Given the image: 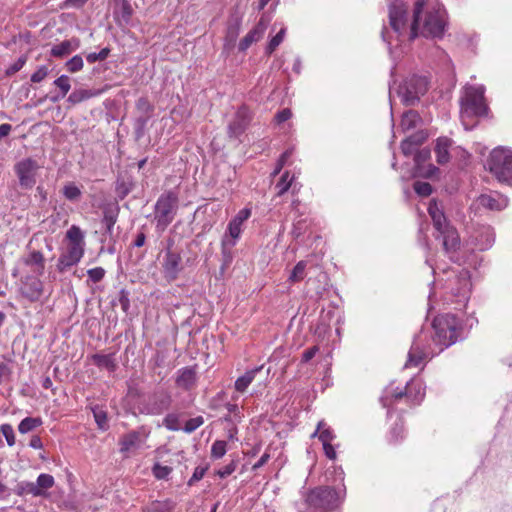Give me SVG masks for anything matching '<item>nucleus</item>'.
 Instances as JSON below:
<instances>
[{
	"mask_svg": "<svg viewBox=\"0 0 512 512\" xmlns=\"http://www.w3.org/2000/svg\"><path fill=\"white\" fill-rule=\"evenodd\" d=\"M389 21L397 38L408 36L409 40L418 35L439 38L443 35L446 19L445 11L439 5H430L418 1L413 12V21L408 27L407 8L401 0L394 1L389 7Z\"/></svg>",
	"mask_w": 512,
	"mask_h": 512,
	"instance_id": "f257e3e1",
	"label": "nucleus"
},
{
	"mask_svg": "<svg viewBox=\"0 0 512 512\" xmlns=\"http://www.w3.org/2000/svg\"><path fill=\"white\" fill-rule=\"evenodd\" d=\"M483 85L466 86L460 100V118L466 130L475 126L474 118L486 114Z\"/></svg>",
	"mask_w": 512,
	"mask_h": 512,
	"instance_id": "f03ea898",
	"label": "nucleus"
},
{
	"mask_svg": "<svg viewBox=\"0 0 512 512\" xmlns=\"http://www.w3.org/2000/svg\"><path fill=\"white\" fill-rule=\"evenodd\" d=\"M428 212L432 218L434 228L438 232L437 237H442V244L446 253L455 252L460 244L458 233L447 223L446 217L436 201L430 202Z\"/></svg>",
	"mask_w": 512,
	"mask_h": 512,
	"instance_id": "7ed1b4c3",
	"label": "nucleus"
},
{
	"mask_svg": "<svg viewBox=\"0 0 512 512\" xmlns=\"http://www.w3.org/2000/svg\"><path fill=\"white\" fill-rule=\"evenodd\" d=\"M435 330L434 343L440 346L439 351L455 343L460 336V324L454 315L444 314L437 316L433 321Z\"/></svg>",
	"mask_w": 512,
	"mask_h": 512,
	"instance_id": "20e7f679",
	"label": "nucleus"
},
{
	"mask_svg": "<svg viewBox=\"0 0 512 512\" xmlns=\"http://www.w3.org/2000/svg\"><path fill=\"white\" fill-rule=\"evenodd\" d=\"M487 165L499 182L512 185V149L495 148L490 153Z\"/></svg>",
	"mask_w": 512,
	"mask_h": 512,
	"instance_id": "39448f33",
	"label": "nucleus"
},
{
	"mask_svg": "<svg viewBox=\"0 0 512 512\" xmlns=\"http://www.w3.org/2000/svg\"><path fill=\"white\" fill-rule=\"evenodd\" d=\"M178 197L173 192H168L160 196L155 206V219L157 229L164 231L173 221Z\"/></svg>",
	"mask_w": 512,
	"mask_h": 512,
	"instance_id": "423d86ee",
	"label": "nucleus"
},
{
	"mask_svg": "<svg viewBox=\"0 0 512 512\" xmlns=\"http://www.w3.org/2000/svg\"><path fill=\"white\" fill-rule=\"evenodd\" d=\"M428 89V82L425 77L413 76L405 80L398 88L397 93L401 101L407 105H414L419 101Z\"/></svg>",
	"mask_w": 512,
	"mask_h": 512,
	"instance_id": "0eeeda50",
	"label": "nucleus"
},
{
	"mask_svg": "<svg viewBox=\"0 0 512 512\" xmlns=\"http://www.w3.org/2000/svg\"><path fill=\"white\" fill-rule=\"evenodd\" d=\"M344 495V490L337 492L329 487L316 488L308 494L307 502L313 507L328 508L340 502Z\"/></svg>",
	"mask_w": 512,
	"mask_h": 512,
	"instance_id": "6e6552de",
	"label": "nucleus"
},
{
	"mask_svg": "<svg viewBox=\"0 0 512 512\" xmlns=\"http://www.w3.org/2000/svg\"><path fill=\"white\" fill-rule=\"evenodd\" d=\"M39 168L38 163L31 158L19 161L15 165V172L20 185L24 188H32L36 183V174Z\"/></svg>",
	"mask_w": 512,
	"mask_h": 512,
	"instance_id": "1a4fd4ad",
	"label": "nucleus"
},
{
	"mask_svg": "<svg viewBox=\"0 0 512 512\" xmlns=\"http://www.w3.org/2000/svg\"><path fill=\"white\" fill-rule=\"evenodd\" d=\"M251 209L250 208H243L241 209L228 223L227 226V234L225 235V238L223 240V243L225 245L234 246L239 239L241 232H242V226L246 220L249 219L251 216Z\"/></svg>",
	"mask_w": 512,
	"mask_h": 512,
	"instance_id": "9d476101",
	"label": "nucleus"
},
{
	"mask_svg": "<svg viewBox=\"0 0 512 512\" xmlns=\"http://www.w3.org/2000/svg\"><path fill=\"white\" fill-rule=\"evenodd\" d=\"M508 198L498 192H492L489 194L480 195L474 202L473 206L480 210L481 208L492 210V211H501L508 206Z\"/></svg>",
	"mask_w": 512,
	"mask_h": 512,
	"instance_id": "9b49d317",
	"label": "nucleus"
},
{
	"mask_svg": "<svg viewBox=\"0 0 512 512\" xmlns=\"http://www.w3.org/2000/svg\"><path fill=\"white\" fill-rule=\"evenodd\" d=\"M19 291L22 297L30 302H35L39 300L43 294V284L39 278L27 276L21 280Z\"/></svg>",
	"mask_w": 512,
	"mask_h": 512,
	"instance_id": "f8f14e48",
	"label": "nucleus"
},
{
	"mask_svg": "<svg viewBox=\"0 0 512 512\" xmlns=\"http://www.w3.org/2000/svg\"><path fill=\"white\" fill-rule=\"evenodd\" d=\"M148 436L149 432L145 429L131 431L125 434L120 440L121 452H130L142 448Z\"/></svg>",
	"mask_w": 512,
	"mask_h": 512,
	"instance_id": "ddd939ff",
	"label": "nucleus"
},
{
	"mask_svg": "<svg viewBox=\"0 0 512 512\" xmlns=\"http://www.w3.org/2000/svg\"><path fill=\"white\" fill-rule=\"evenodd\" d=\"M85 243H69L67 252L61 255L57 267L60 271L77 264L84 254Z\"/></svg>",
	"mask_w": 512,
	"mask_h": 512,
	"instance_id": "4468645a",
	"label": "nucleus"
},
{
	"mask_svg": "<svg viewBox=\"0 0 512 512\" xmlns=\"http://www.w3.org/2000/svg\"><path fill=\"white\" fill-rule=\"evenodd\" d=\"M162 268L167 279H176L181 270V256L178 253L168 250L165 254Z\"/></svg>",
	"mask_w": 512,
	"mask_h": 512,
	"instance_id": "2eb2a0df",
	"label": "nucleus"
},
{
	"mask_svg": "<svg viewBox=\"0 0 512 512\" xmlns=\"http://www.w3.org/2000/svg\"><path fill=\"white\" fill-rule=\"evenodd\" d=\"M55 481L50 474H40L35 483L26 485V492L34 497L46 496V491L53 487Z\"/></svg>",
	"mask_w": 512,
	"mask_h": 512,
	"instance_id": "dca6fc26",
	"label": "nucleus"
},
{
	"mask_svg": "<svg viewBox=\"0 0 512 512\" xmlns=\"http://www.w3.org/2000/svg\"><path fill=\"white\" fill-rule=\"evenodd\" d=\"M269 20L265 19L264 16L260 18L257 25L240 41L239 50H247L253 43L259 41L267 29Z\"/></svg>",
	"mask_w": 512,
	"mask_h": 512,
	"instance_id": "f3484780",
	"label": "nucleus"
},
{
	"mask_svg": "<svg viewBox=\"0 0 512 512\" xmlns=\"http://www.w3.org/2000/svg\"><path fill=\"white\" fill-rule=\"evenodd\" d=\"M427 133L419 130L408 136L401 143V150L404 155L409 156L417 151L418 147L427 139Z\"/></svg>",
	"mask_w": 512,
	"mask_h": 512,
	"instance_id": "a211bd4d",
	"label": "nucleus"
},
{
	"mask_svg": "<svg viewBox=\"0 0 512 512\" xmlns=\"http://www.w3.org/2000/svg\"><path fill=\"white\" fill-rule=\"evenodd\" d=\"M430 353L423 351L419 344L418 340H415L414 343L411 346V349L408 353V359L405 363V368L410 367H418L421 365V363L429 357Z\"/></svg>",
	"mask_w": 512,
	"mask_h": 512,
	"instance_id": "6ab92c4d",
	"label": "nucleus"
},
{
	"mask_svg": "<svg viewBox=\"0 0 512 512\" xmlns=\"http://www.w3.org/2000/svg\"><path fill=\"white\" fill-rule=\"evenodd\" d=\"M79 47L80 40L78 38H72L69 40L62 41L57 45H54L51 48V55L55 57H63L77 50Z\"/></svg>",
	"mask_w": 512,
	"mask_h": 512,
	"instance_id": "aec40b11",
	"label": "nucleus"
},
{
	"mask_svg": "<svg viewBox=\"0 0 512 512\" xmlns=\"http://www.w3.org/2000/svg\"><path fill=\"white\" fill-rule=\"evenodd\" d=\"M421 123V117L414 110H408L403 113L399 125V130L403 133H406L414 128H416Z\"/></svg>",
	"mask_w": 512,
	"mask_h": 512,
	"instance_id": "412c9836",
	"label": "nucleus"
},
{
	"mask_svg": "<svg viewBox=\"0 0 512 512\" xmlns=\"http://www.w3.org/2000/svg\"><path fill=\"white\" fill-rule=\"evenodd\" d=\"M241 29V19L239 17H234L229 20L226 35H225V46L232 47L234 46Z\"/></svg>",
	"mask_w": 512,
	"mask_h": 512,
	"instance_id": "4be33fe9",
	"label": "nucleus"
},
{
	"mask_svg": "<svg viewBox=\"0 0 512 512\" xmlns=\"http://www.w3.org/2000/svg\"><path fill=\"white\" fill-rule=\"evenodd\" d=\"M451 146V140L446 137H440L437 139L435 146V153L437 161L440 164L447 163L449 161V148Z\"/></svg>",
	"mask_w": 512,
	"mask_h": 512,
	"instance_id": "5701e85b",
	"label": "nucleus"
},
{
	"mask_svg": "<svg viewBox=\"0 0 512 512\" xmlns=\"http://www.w3.org/2000/svg\"><path fill=\"white\" fill-rule=\"evenodd\" d=\"M133 14V9L129 1L122 0L117 4L114 10V15L120 23L127 24Z\"/></svg>",
	"mask_w": 512,
	"mask_h": 512,
	"instance_id": "b1692460",
	"label": "nucleus"
},
{
	"mask_svg": "<svg viewBox=\"0 0 512 512\" xmlns=\"http://www.w3.org/2000/svg\"><path fill=\"white\" fill-rule=\"evenodd\" d=\"M429 158H430V151L427 149H423L415 155V164H416L417 170L414 173V176L422 175V176L430 177L436 172L437 169L434 166H429V168L426 172L421 171L420 163L424 162L425 160H427Z\"/></svg>",
	"mask_w": 512,
	"mask_h": 512,
	"instance_id": "393cba45",
	"label": "nucleus"
},
{
	"mask_svg": "<svg viewBox=\"0 0 512 512\" xmlns=\"http://www.w3.org/2000/svg\"><path fill=\"white\" fill-rule=\"evenodd\" d=\"M406 394L409 398H412L415 402L419 403L424 395L425 389L421 381L412 380L407 384Z\"/></svg>",
	"mask_w": 512,
	"mask_h": 512,
	"instance_id": "a878e982",
	"label": "nucleus"
},
{
	"mask_svg": "<svg viewBox=\"0 0 512 512\" xmlns=\"http://www.w3.org/2000/svg\"><path fill=\"white\" fill-rule=\"evenodd\" d=\"M458 282L460 288L458 289L457 295L461 297V302H466L468 298V293L470 292L471 288L469 272L466 270H462L459 274Z\"/></svg>",
	"mask_w": 512,
	"mask_h": 512,
	"instance_id": "bb28decb",
	"label": "nucleus"
},
{
	"mask_svg": "<svg viewBox=\"0 0 512 512\" xmlns=\"http://www.w3.org/2000/svg\"><path fill=\"white\" fill-rule=\"evenodd\" d=\"M92 360L100 368H105L109 371H114L116 368L115 359L111 354H94Z\"/></svg>",
	"mask_w": 512,
	"mask_h": 512,
	"instance_id": "cd10ccee",
	"label": "nucleus"
},
{
	"mask_svg": "<svg viewBox=\"0 0 512 512\" xmlns=\"http://www.w3.org/2000/svg\"><path fill=\"white\" fill-rule=\"evenodd\" d=\"M23 262L28 266H36L34 272L42 274L44 269V258L42 253L39 251L31 252L27 257L23 259Z\"/></svg>",
	"mask_w": 512,
	"mask_h": 512,
	"instance_id": "c85d7f7f",
	"label": "nucleus"
},
{
	"mask_svg": "<svg viewBox=\"0 0 512 512\" xmlns=\"http://www.w3.org/2000/svg\"><path fill=\"white\" fill-rule=\"evenodd\" d=\"M318 436L322 444L331 442L334 439V434L324 421H320L317 430L312 434V437Z\"/></svg>",
	"mask_w": 512,
	"mask_h": 512,
	"instance_id": "c756f323",
	"label": "nucleus"
},
{
	"mask_svg": "<svg viewBox=\"0 0 512 512\" xmlns=\"http://www.w3.org/2000/svg\"><path fill=\"white\" fill-rule=\"evenodd\" d=\"M260 369L257 368V369H253V370H250V371H247L244 375H242L241 377H239L236 381H235V389L239 392H244L246 390V388L251 384V382L254 380L255 376H256V373L259 371Z\"/></svg>",
	"mask_w": 512,
	"mask_h": 512,
	"instance_id": "7c9ffc66",
	"label": "nucleus"
},
{
	"mask_svg": "<svg viewBox=\"0 0 512 512\" xmlns=\"http://www.w3.org/2000/svg\"><path fill=\"white\" fill-rule=\"evenodd\" d=\"M41 425H42L41 418L26 417L20 422V424L18 426V430L21 434H26Z\"/></svg>",
	"mask_w": 512,
	"mask_h": 512,
	"instance_id": "2f4dec72",
	"label": "nucleus"
},
{
	"mask_svg": "<svg viewBox=\"0 0 512 512\" xmlns=\"http://www.w3.org/2000/svg\"><path fill=\"white\" fill-rule=\"evenodd\" d=\"M54 85L57 86L61 91L60 96H54L51 98L53 102H57L60 98H63L69 92L71 88L70 79L67 75H61L54 81Z\"/></svg>",
	"mask_w": 512,
	"mask_h": 512,
	"instance_id": "473e14b6",
	"label": "nucleus"
},
{
	"mask_svg": "<svg viewBox=\"0 0 512 512\" xmlns=\"http://www.w3.org/2000/svg\"><path fill=\"white\" fill-rule=\"evenodd\" d=\"M195 382V373L192 369H183L178 378H177V384L184 388L191 387Z\"/></svg>",
	"mask_w": 512,
	"mask_h": 512,
	"instance_id": "72a5a7b5",
	"label": "nucleus"
},
{
	"mask_svg": "<svg viewBox=\"0 0 512 512\" xmlns=\"http://www.w3.org/2000/svg\"><path fill=\"white\" fill-rule=\"evenodd\" d=\"M294 180V176H290V173L288 171L284 172L281 176L279 182L276 185V188L278 189V195L281 196L284 193H286L289 188L291 187Z\"/></svg>",
	"mask_w": 512,
	"mask_h": 512,
	"instance_id": "f704fd0d",
	"label": "nucleus"
},
{
	"mask_svg": "<svg viewBox=\"0 0 512 512\" xmlns=\"http://www.w3.org/2000/svg\"><path fill=\"white\" fill-rule=\"evenodd\" d=\"M306 266V261H299L293 268L289 276V281L295 283L304 279Z\"/></svg>",
	"mask_w": 512,
	"mask_h": 512,
	"instance_id": "c9c22d12",
	"label": "nucleus"
},
{
	"mask_svg": "<svg viewBox=\"0 0 512 512\" xmlns=\"http://www.w3.org/2000/svg\"><path fill=\"white\" fill-rule=\"evenodd\" d=\"M81 190L74 183H68L63 187V195L70 201H77L81 197Z\"/></svg>",
	"mask_w": 512,
	"mask_h": 512,
	"instance_id": "e433bc0d",
	"label": "nucleus"
},
{
	"mask_svg": "<svg viewBox=\"0 0 512 512\" xmlns=\"http://www.w3.org/2000/svg\"><path fill=\"white\" fill-rule=\"evenodd\" d=\"M285 34H286V29L281 28L280 31L274 37L271 38V40L269 41V43L266 47V53L268 55L272 54L276 50V48L282 43V41L284 40Z\"/></svg>",
	"mask_w": 512,
	"mask_h": 512,
	"instance_id": "4c0bfd02",
	"label": "nucleus"
},
{
	"mask_svg": "<svg viewBox=\"0 0 512 512\" xmlns=\"http://www.w3.org/2000/svg\"><path fill=\"white\" fill-rule=\"evenodd\" d=\"M66 237L69 240V243H84V234L76 225H72L68 229Z\"/></svg>",
	"mask_w": 512,
	"mask_h": 512,
	"instance_id": "58836bf2",
	"label": "nucleus"
},
{
	"mask_svg": "<svg viewBox=\"0 0 512 512\" xmlns=\"http://www.w3.org/2000/svg\"><path fill=\"white\" fill-rule=\"evenodd\" d=\"M226 451V442L217 440L212 444L211 456L215 459H220L225 455Z\"/></svg>",
	"mask_w": 512,
	"mask_h": 512,
	"instance_id": "ea45409f",
	"label": "nucleus"
},
{
	"mask_svg": "<svg viewBox=\"0 0 512 512\" xmlns=\"http://www.w3.org/2000/svg\"><path fill=\"white\" fill-rule=\"evenodd\" d=\"M172 472V468L169 466H164L159 463H156L152 468V473L156 479H166L170 473Z\"/></svg>",
	"mask_w": 512,
	"mask_h": 512,
	"instance_id": "a19ab883",
	"label": "nucleus"
},
{
	"mask_svg": "<svg viewBox=\"0 0 512 512\" xmlns=\"http://www.w3.org/2000/svg\"><path fill=\"white\" fill-rule=\"evenodd\" d=\"M83 66V59L79 55H75L66 63L67 70L71 73H75L82 70Z\"/></svg>",
	"mask_w": 512,
	"mask_h": 512,
	"instance_id": "79ce46f5",
	"label": "nucleus"
},
{
	"mask_svg": "<svg viewBox=\"0 0 512 512\" xmlns=\"http://www.w3.org/2000/svg\"><path fill=\"white\" fill-rule=\"evenodd\" d=\"M174 508L172 501L155 502L150 508V512H171Z\"/></svg>",
	"mask_w": 512,
	"mask_h": 512,
	"instance_id": "37998d69",
	"label": "nucleus"
},
{
	"mask_svg": "<svg viewBox=\"0 0 512 512\" xmlns=\"http://www.w3.org/2000/svg\"><path fill=\"white\" fill-rule=\"evenodd\" d=\"M414 190L419 196H429L432 193V187L427 182L417 181L414 183Z\"/></svg>",
	"mask_w": 512,
	"mask_h": 512,
	"instance_id": "c03bdc74",
	"label": "nucleus"
},
{
	"mask_svg": "<svg viewBox=\"0 0 512 512\" xmlns=\"http://www.w3.org/2000/svg\"><path fill=\"white\" fill-rule=\"evenodd\" d=\"M0 430L5 437L7 444L9 446H13L15 444V435L13 427L10 424H3L0 427Z\"/></svg>",
	"mask_w": 512,
	"mask_h": 512,
	"instance_id": "a18cd8bd",
	"label": "nucleus"
},
{
	"mask_svg": "<svg viewBox=\"0 0 512 512\" xmlns=\"http://www.w3.org/2000/svg\"><path fill=\"white\" fill-rule=\"evenodd\" d=\"M203 423H204V421L201 416L189 419L188 421H186L183 430L186 433H191V432L195 431L197 428H199Z\"/></svg>",
	"mask_w": 512,
	"mask_h": 512,
	"instance_id": "49530a36",
	"label": "nucleus"
},
{
	"mask_svg": "<svg viewBox=\"0 0 512 512\" xmlns=\"http://www.w3.org/2000/svg\"><path fill=\"white\" fill-rule=\"evenodd\" d=\"M95 421L98 425V427L102 430H105L107 428V415L102 410H93Z\"/></svg>",
	"mask_w": 512,
	"mask_h": 512,
	"instance_id": "de8ad7c7",
	"label": "nucleus"
},
{
	"mask_svg": "<svg viewBox=\"0 0 512 512\" xmlns=\"http://www.w3.org/2000/svg\"><path fill=\"white\" fill-rule=\"evenodd\" d=\"M103 223L106 226V229L109 233H111L114 224L116 223V216L112 211H105L103 217Z\"/></svg>",
	"mask_w": 512,
	"mask_h": 512,
	"instance_id": "09e8293b",
	"label": "nucleus"
},
{
	"mask_svg": "<svg viewBox=\"0 0 512 512\" xmlns=\"http://www.w3.org/2000/svg\"><path fill=\"white\" fill-rule=\"evenodd\" d=\"M244 124H241L239 120H235L229 125V134L232 137H238L244 130Z\"/></svg>",
	"mask_w": 512,
	"mask_h": 512,
	"instance_id": "8fccbe9b",
	"label": "nucleus"
},
{
	"mask_svg": "<svg viewBox=\"0 0 512 512\" xmlns=\"http://www.w3.org/2000/svg\"><path fill=\"white\" fill-rule=\"evenodd\" d=\"M87 273H88L89 278L93 282H99L100 280L103 279V277L105 275V270L101 267H96V268L89 269L87 271Z\"/></svg>",
	"mask_w": 512,
	"mask_h": 512,
	"instance_id": "3c124183",
	"label": "nucleus"
},
{
	"mask_svg": "<svg viewBox=\"0 0 512 512\" xmlns=\"http://www.w3.org/2000/svg\"><path fill=\"white\" fill-rule=\"evenodd\" d=\"M48 75V69L46 66L39 67L31 76V81L39 83Z\"/></svg>",
	"mask_w": 512,
	"mask_h": 512,
	"instance_id": "603ef678",
	"label": "nucleus"
},
{
	"mask_svg": "<svg viewBox=\"0 0 512 512\" xmlns=\"http://www.w3.org/2000/svg\"><path fill=\"white\" fill-rule=\"evenodd\" d=\"M89 97V94L84 91V90H80V91H74L73 93H71L68 97V101L73 103V104H76L78 102H81L82 100L86 99Z\"/></svg>",
	"mask_w": 512,
	"mask_h": 512,
	"instance_id": "864d4df0",
	"label": "nucleus"
},
{
	"mask_svg": "<svg viewBox=\"0 0 512 512\" xmlns=\"http://www.w3.org/2000/svg\"><path fill=\"white\" fill-rule=\"evenodd\" d=\"M206 470L207 469L205 467H200V466L196 467L194 469L193 475L191 476V478L188 481V485L191 486L195 482L201 480L204 477Z\"/></svg>",
	"mask_w": 512,
	"mask_h": 512,
	"instance_id": "5fc2aeb1",
	"label": "nucleus"
},
{
	"mask_svg": "<svg viewBox=\"0 0 512 512\" xmlns=\"http://www.w3.org/2000/svg\"><path fill=\"white\" fill-rule=\"evenodd\" d=\"M235 118L239 120L241 124H244V126H246L250 119L249 110L246 107L239 108V110L236 112Z\"/></svg>",
	"mask_w": 512,
	"mask_h": 512,
	"instance_id": "6e6d98bb",
	"label": "nucleus"
},
{
	"mask_svg": "<svg viewBox=\"0 0 512 512\" xmlns=\"http://www.w3.org/2000/svg\"><path fill=\"white\" fill-rule=\"evenodd\" d=\"M236 469V464L234 462L224 466L223 468H221L220 470L217 471V475L220 477V478H225L229 475H231Z\"/></svg>",
	"mask_w": 512,
	"mask_h": 512,
	"instance_id": "4d7b16f0",
	"label": "nucleus"
},
{
	"mask_svg": "<svg viewBox=\"0 0 512 512\" xmlns=\"http://www.w3.org/2000/svg\"><path fill=\"white\" fill-rule=\"evenodd\" d=\"M164 425L169 430H178L179 426L177 424V418L174 415H167L164 419Z\"/></svg>",
	"mask_w": 512,
	"mask_h": 512,
	"instance_id": "13d9d810",
	"label": "nucleus"
},
{
	"mask_svg": "<svg viewBox=\"0 0 512 512\" xmlns=\"http://www.w3.org/2000/svg\"><path fill=\"white\" fill-rule=\"evenodd\" d=\"M485 234H486L485 242L477 244L479 249H481V250L488 249L489 247H491V245L494 242L493 234L491 233V231L489 229L485 230Z\"/></svg>",
	"mask_w": 512,
	"mask_h": 512,
	"instance_id": "bf43d9fd",
	"label": "nucleus"
},
{
	"mask_svg": "<svg viewBox=\"0 0 512 512\" xmlns=\"http://www.w3.org/2000/svg\"><path fill=\"white\" fill-rule=\"evenodd\" d=\"M292 116V113L289 109H283L282 111L278 112L276 115H275V120L277 123H283L285 121H287L288 119H290Z\"/></svg>",
	"mask_w": 512,
	"mask_h": 512,
	"instance_id": "052dcab7",
	"label": "nucleus"
},
{
	"mask_svg": "<svg viewBox=\"0 0 512 512\" xmlns=\"http://www.w3.org/2000/svg\"><path fill=\"white\" fill-rule=\"evenodd\" d=\"M25 58H19L13 65H11L8 70H7V74H14L16 73L17 71H19L20 69H22V67L25 65Z\"/></svg>",
	"mask_w": 512,
	"mask_h": 512,
	"instance_id": "680f3d73",
	"label": "nucleus"
},
{
	"mask_svg": "<svg viewBox=\"0 0 512 512\" xmlns=\"http://www.w3.org/2000/svg\"><path fill=\"white\" fill-rule=\"evenodd\" d=\"M322 445H323V449H324L325 455L329 459L334 460L336 458V452H335L334 447L331 445V442L326 443V444H322Z\"/></svg>",
	"mask_w": 512,
	"mask_h": 512,
	"instance_id": "e2e57ef3",
	"label": "nucleus"
},
{
	"mask_svg": "<svg viewBox=\"0 0 512 512\" xmlns=\"http://www.w3.org/2000/svg\"><path fill=\"white\" fill-rule=\"evenodd\" d=\"M318 351V347L317 346H313L311 347L310 349L306 350L304 353H303V356H302V360L303 362H308L310 361L314 356L315 354L317 353Z\"/></svg>",
	"mask_w": 512,
	"mask_h": 512,
	"instance_id": "0e129e2a",
	"label": "nucleus"
},
{
	"mask_svg": "<svg viewBox=\"0 0 512 512\" xmlns=\"http://www.w3.org/2000/svg\"><path fill=\"white\" fill-rule=\"evenodd\" d=\"M87 1L88 0H65L63 6L66 8H79L82 7Z\"/></svg>",
	"mask_w": 512,
	"mask_h": 512,
	"instance_id": "69168bd1",
	"label": "nucleus"
},
{
	"mask_svg": "<svg viewBox=\"0 0 512 512\" xmlns=\"http://www.w3.org/2000/svg\"><path fill=\"white\" fill-rule=\"evenodd\" d=\"M290 154H291V153H290L289 151H286V152H284V153L281 155V157H280V159H279V161H278L277 167H276V169H275V171H274V174H277V173H279V172H280V170H281V169H282V167L284 166V164H285L286 160L289 158Z\"/></svg>",
	"mask_w": 512,
	"mask_h": 512,
	"instance_id": "338daca9",
	"label": "nucleus"
},
{
	"mask_svg": "<svg viewBox=\"0 0 512 512\" xmlns=\"http://www.w3.org/2000/svg\"><path fill=\"white\" fill-rule=\"evenodd\" d=\"M270 459V455L268 453H264L260 459L253 465V469L256 470L260 467H262L263 465H265L268 460Z\"/></svg>",
	"mask_w": 512,
	"mask_h": 512,
	"instance_id": "774afa93",
	"label": "nucleus"
}]
</instances>
